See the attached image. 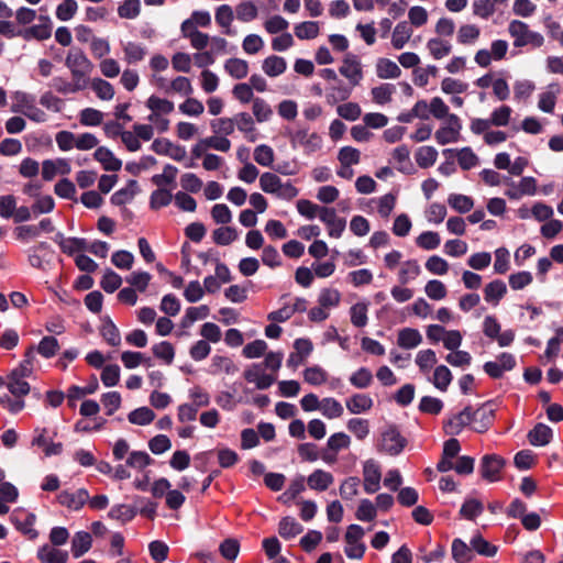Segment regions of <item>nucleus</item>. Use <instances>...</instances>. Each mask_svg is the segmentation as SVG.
<instances>
[{"label":"nucleus","mask_w":563,"mask_h":563,"mask_svg":"<svg viewBox=\"0 0 563 563\" xmlns=\"http://www.w3.org/2000/svg\"><path fill=\"white\" fill-rule=\"evenodd\" d=\"M65 65L71 73L73 80L88 85V75L93 65L80 48H71L65 59Z\"/></svg>","instance_id":"1"},{"label":"nucleus","mask_w":563,"mask_h":563,"mask_svg":"<svg viewBox=\"0 0 563 563\" xmlns=\"http://www.w3.org/2000/svg\"><path fill=\"white\" fill-rule=\"evenodd\" d=\"M508 31L515 38L514 45L516 47H523L528 44H531L533 47H540L543 45V36L538 32L530 31L528 24L522 21H511Z\"/></svg>","instance_id":"2"},{"label":"nucleus","mask_w":563,"mask_h":563,"mask_svg":"<svg viewBox=\"0 0 563 563\" xmlns=\"http://www.w3.org/2000/svg\"><path fill=\"white\" fill-rule=\"evenodd\" d=\"M287 136L289 137L292 148H296L298 145L302 146L307 155L322 147L321 136L316 132L309 134L307 129H299L296 132L289 131Z\"/></svg>","instance_id":"3"},{"label":"nucleus","mask_w":563,"mask_h":563,"mask_svg":"<svg viewBox=\"0 0 563 563\" xmlns=\"http://www.w3.org/2000/svg\"><path fill=\"white\" fill-rule=\"evenodd\" d=\"M506 465V460L498 454H485L481 459L479 474L483 479L494 483L500 481V472Z\"/></svg>","instance_id":"4"},{"label":"nucleus","mask_w":563,"mask_h":563,"mask_svg":"<svg viewBox=\"0 0 563 563\" xmlns=\"http://www.w3.org/2000/svg\"><path fill=\"white\" fill-rule=\"evenodd\" d=\"M473 427L477 433H485L494 424L496 409L493 408V401L488 400L482 404L477 409L472 408Z\"/></svg>","instance_id":"5"},{"label":"nucleus","mask_w":563,"mask_h":563,"mask_svg":"<svg viewBox=\"0 0 563 563\" xmlns=\"http://www.w3.org/2000/svg\"><path fill=\"white\" fill-rule=\"evenodd\" d=\"M407 445V440L402 437L395 424L389 426L382 434L380 448L389 455H398Z\"/></svg>","instance_id":"6"},{"label":"nucleus","mask_w":563,"mask_h":563,"mask_svg":"<svg viewBox=\"0 0 563 563\" xmlns=\"http://www.w3.org/2000/svg\"><path fill=\"white\" fill-rule=\"evenodd\" d=\"M10 521L18 531L26 536L30 540H35L38 537V531L33 528L36 521L35 514L14 510L10 516Z\"/></svg>","instance_id":"7"},{"label":"nucleus","mask_w":563,"mask_h":563,"mask_svg":"<svg viewBox=\"0 0 563 563\" xmlns=\"http://www.w3.org/2000/svg\"><path fill=\"white\" fill-rule=\"evenodd\" d=\"M57 503L71 511L80 510L89 499V493L86 488H79L71 493L69 490H62L56 496Z\"/></svg>","instance_id":"8"},{"label":"nucleus","mask_w":563,"mask_h":563,"mask_svg":"<svg viewBox=\"0 0 563 563\" xmlns=\"http://www.w3.org/2000/svg\"><path fill=\"white\" fill-rule=\"evenodd\" d=\"M472 423V406H466L462 411L444 421L443 430L446 434L459 435L465 427Z\"/></svg>","instance_id":"9"},{"label":"nucleus","mask_w":563,"mask_h":563,"mask_svg":"<svg viewBox=\"0 0 563 563\" xmlns=\"http://www.w3.org/2000/svg\"><path fill=\"white\" fill-rule=\"evenodd\" d=\"M151 148L158 155H165L174 161L180 162L186 157V148L181 145L173 144L168 139H156Z\"/></svg>","instance_id":"10"},{"label":"nucleus","mask_w":563,"mask_h":563,"mask_svg":"<svg viewBox=\"0 0 563 563\" xmlns=\"http://www.w3.org/2000/svg\"><path fill=\"white\" fill-rule=\"evenodd\" d=\"M340 74L347 78L352 86L358 85L363 77L362 66L358 57L354 54L347 53L344 56L343 65L339 69Z\"/></svg>","instance_id":"11"},{"label":"nucleus","mask_w":563,"mask_h":563,"mask_svg":"<svg viewBox=\"0 0 563 563\" xmlns=\"http://www.w3.org/2000/svg\"><path fill=\"white\" fill-rule=\"evenodd\" d=\"M363 475H364V490L367 494H374L379 488V483L382 478L380 467L373 460H368L364 463L363 466Z\"/></svg>","instance_id":"12"},{"label":"nucleus","mask_w":563,"mask_h":563,"mask_svg":"<svg viewBox=\"0 0 563 563\" xmlns=\"http://www.w3.org/2000/svg\"><path fill=\"white\" fill-rule=\"evenodd\" d=\"M40 21H42L41 24L20 30L21 37H23L25 41H30L32 38L44 41L49 38L52 35V24L49 18L41 15Z\"/></svg>","instance_id":"13"},{"label":"nucleus","mask_w":563,"mask_h":563,"mask_svg":"<svg viewBox=\"0 0 563 563\" xmlns=\"http://www.w3.org/2000/svg\"><path fill=\"white\" fill-rule=\"evenodd\" d=\"M261 372H262V364H253L250 368L244 371L243 377L249 383H255L256 388L267 389L274 384L275 377L269 374H265V373H261Z\"/></svg>","instance_id":"14"},{"label":"nucleus","mask_w":563,"mask_h":563,"mask_svg":"<svg viewBox=\"0 0 563 563\" xmlns=\"http://www.w3.org/2000/svg\"><path fill=\"white\" fill-rule=\"evenodd\" d=\"M528 441L533 446H544L552 441L553 431L544 423H537L527 434Z\"/></svg>","instance_id":"15"},{"label":"nucleus","mask_w":563,"mask_h":563,"mask_svg":"<svg viewBox=\"0 0 563 563\" xmlns=\"http://www.w3.org/2000/svg\"><path fill=\"white\" fill-rule=\"evenodd\" d=\"M93 158L99 162L107 172H118L122 167V161L117 158L106 146H99L93 153Z\"/></svg>","instance_id":"16"},{"label":"nucleus","mask_w":563,"mask_h":563,"mask_svg":"<svg viewBox=\"0 0 563 563\" xmlns=\"http://www.w3.org/2000/svg\"><path fill=\"white\" fill-rule=\"evenodd\" d=\"M507 294V286L501 279H495L488 283L484 288V299L494 306Z\"/></svg>","instance_id":"17"},{"label":"nucleus","mask_w":563,"mask_h":563,"mask_svg":"<svg viewBox=\"0 0 563 563\" xmlns=\"http://www.w3.org/2000/svg\"><path fill=\"white\" fill-rule=\"evenodd\" d=\"M92 545L91 534L87 531H78L71 540L73 556L78 559L87 553Z\"/></svg>","instance_id":"18"},{"label":"nucleus","mask_w":563,"mask_h":563,"mask_svg":"<svg viewBox=\"0 0 563 563\" xmlns=\"http://www.w3.org/2000/svg\"><path fill=\"white\" fill-rule=\"evenodd\" d=\"M333 475L323 470H316L308 478L307 484L311 489L323 492L333 483Z\"/></svg>","instance_id":"19"},{"label":"nucleus","mask_w":563,"mask_h":563,"mask_svg":"<svg viewBox=\"0 0 563 563\" xmlns=\"http://www.w3.org/2000/svg\"><path fill=\"white\" fill-rule=\"evenodd\" d=\"M100 334L111 346H118L121 343L120 331L109 316L102 318Z\"/></svg>","instance_id":"20"},{"label":"nucleus","mask_w":563,"mask_h":563,"mask_svg":"<svg viewBox=\"0 0 563 563\" xmlns=\"http://www.w3.org/2000/svg\"><path fill=\"white\" fill-rule=\"evenodd\" d=\"M452 558L456 563H470L474 559L473 549L462 539L456 538L451 545Z\"/></svg>","instance_id":"21"},{"label":"nucleus","mask_w":563,"mask_h":563,"mask_svg":"<svg viewBox=\"0 0 563 563\" xmlns=\"http://www.w3.org/2000/svg\"><path fill=\"white\" fill-rule=\"evenodd\" d=\"M303 531V527L292 517H284L278 523V533L285 540H290Z\"/></svg>","instance_id":"22"},{"label":"nucleus","mask_w":563,"mask_h":563,"mask_svg":"<svg viewBox=\"0 0 563 563\" xmlns=\"http://www.w3.org/2000/svg\"><path fill=\"white\" fill-rule=\"evenodd\" d=\"M345 405L351 413L357 415L368 411L373 407V399L366 394H354Z\"/></svg>","instance_id":"23"},{"label":"nucleus","mask_w":563,"mask_h":563,"mask_svg":"<svg viewBox=\"0 0 563 563\" xmlns=\"http://www.w3.org/2000/svg\"><path fill=\"white\" fill-rule=\"evenodd\" d=\"M139 185L134 179H130L126 184V187L115 191L110 201L114 206H124L126 202L131 201L134 196L137 194Z\"/></svg>","instance_id":"24"},{"label":"nucleus","mask_w":563,"mask_h":563,"mask_svg":"<svg viewBox=\"0 0 563 563\" xmlns=\"http://www.w3.org/2000/svg\"><path fill=\"white\" fill-rule=\"evenodd\" d=\"M37 558L42 563H67L68 553L45 544L38 549Z\"/></svg>","instance_id":"25"},{"label":"nucleus","mask_w":563,"mask_h":563,"mask_svg":"<svg viewBox=\"0 0 563 563\" xmlns=\"http://www.w3.org/2000/svg\"><path fill=\"white\" fill-rule=\"evenodd\" d=\"M422 342V336L417 329L404 328L398 332L397 344L402 349H413Z\"/></svg>","instance_id":"26"},{"label":"nucleus","mask_w":563,"mask_h":563,"mask_svg":"<svg viewBox=\"0 0 563 563\" xmlns=\"http://www.w3.org/2000/svg\"><path fill=\"white\" fill-rule=\"evenodd\" d=\"M137 514V509L133 506L120 504L114 505L108 512V517L113 520H118L121 523L132 521Z\"/></svg>","instance_id":"27"},{"label":"nucleus","mask_w":563,"mask_h":563,"mask_svg":"<svg viewBox=\"0 0 563 563\" xmlns=\"http://www.w3.org/2000/svg\"><path fill=\"white\" fill-rule=\"evenodd\" d=\"M262 68L269 77H277L285 73L287 64L284 57L271 55L264 59Z\"/></svg>","instance_id":"28"},{"label":"nucleus","mask_w":563,"mask_h":563,"mask_svg":"<svg viewBox=\"0 0 563 563\" xmlns=\"http://www.w3.org/2000/svg\"><path fill=\"white\" fill-rule=\"evenodd\" d=\"M409 155H410V150L405 144L400 145V146H398V147H396L394 150L393 157L398 163L397 169L400 173H404V174H411L412 173L413 165L410 162Z\"/></svg>","instance_id":"29"},{"label":"nucleus","mask_w":563,"mask_h":563,"mask_svg":"<svg viewBox=\"0 0 563 563\" xmlns=\"http://www.w3.org/2000/svg\"><path fill=\"white\" fill-rule=\"evenodd\" d=\"M376 74L382 79L398 78L401 70L391 59L379 58L376 64Z\"/></svg>","instance_id":"30"},{"label":"nucleus","mask_w":563,"mask_h":563,"mask_svg":"<svg viewBox=\"0 0 563 563\" xmlns=\"http://www.w3.org/2000/svg\"><path fill=\"white\" fill-rule=\"evenodd\" d=\"M146 107L152 110V114L148 117V120L153 121L154 115L156 113H165L168 114L174 111V102L162 99L157 96H151L146 101Z\"/></svg>","instance_id":"31"},{"label":"nucleus","mask_w":563,"mask_h":563,"mask_svg":"<svg viewBox=\"0 0 563 563\" xmlns=\"http://www.w3.org/2000/svg\"><path fill=\"white\" fill-rule=\"evenodd\" d=\"M470 544L473 551L487 558H493L498 551V548L486 541L481 533L473 536Z\"/></svg>","instance_id":"32"},{"label":"nucleus","mask_w":563,"mask_h":563,"mask_svg":"<svg viewBox=\"0 0 563 563\" xmlns=\"http://www.w3.org/2000/svg\"><path fill=\"white\" fill-rule=\"evenodd\" d=\"M49 86L54 88L57 92L63 95L74 93L86 88L85 84L77 82L76 80L69 82L65 78L59 76L54 77L51 80Z\"/></svg>","instance_id":"33"},{"label":"nucleus","mask_w":563,"mask_h":563,"mask_svg":"<svg viewBox=\"0 0 563 563\" xmlns=\"http://www.w3.org/2000/svg\"><path fill=\"white\" fill-rule=\"evenodd\" d=\"M225 70L235 79H243L249 74V64L241 58H230L224 64Z\"/></svg>","instance_id":"34"},{"label":"nucleus","mask_w":563,"mask_h":563,"mask_svg":"<svg viewBox=\"0 0 563 563\" xmlns=\"http://www.w3.org/2000/svg\"><path fill=\"white\" fill-rule=\"evenodd\" d=\"M411 29L406 21L399 22L393 33L391 44L394 48L401 49L411 36Z\"/></svg>","instance_id":"35"},{"label":"nucleus","mask_w":563,"mask_h":563,"mask_svg":"<svg viewBox=\"0 0 563 563\" xmlns=\"http://www.w3.org/2000/svg\"><path fill=\"white\" fill-rule=\"evenodd\" d=\"M35 360V352L34 346H30L25 353L24 358L20 363V365L12 369L14 377H29L32 374L33 371V362Z\"/></svg>","instance_id":"36"},{"label":"nucleus","mask_w":563,"mask_h":563,"mask_svg":"<svg viewBox=\"0 0 563 563\" xmlns=\"http://www.w3.org/2000/svg\"><path fill=\"white\" fill-rule=\"evenodd\" d=\"M438 151L432 146H421L416 153V162L420 168H429L434 165Z\"/></svg>","instance_id":"37"},{"label":"nucleus","mask_w":563,"mask_h":563,"mask_svg":"<svg viewBox=\"0 0 563 563\" xmlns=\"http://www.w3.org/2000/svg\"><path fill=\"white\" fill-rule=\"evenodd\" d=\"M128 419L132 424L146 426L155 419V413L148 407H140L131 411Z\"/></svg>","instance_id":"38"},{"label":"nucleus","mask_w":563,"mask_h":563,"mask_svg":"<svg viewBox=\"0 0 563 563\" xmlns=\"http://www.w3.org/2000/svg\"><path fill=\"white\" fill-rule=\"evenodd\" d=\"M238 239V231L233 227H221L212 232V240L218 245H229Z\"/></svg>","instance_id":"39"},{"label":"nucleus","mask_w":563,"mask_h":563,"mask_svg":"<svg viewBox=\"0 0 563 563\" xmlns=\"http://www.w3.org/2000/svg\"><path fill=\"white\" fill-rule=\"evenodd\" d=\"M23 378L24 377H14L13 372H11L8 376V383L5 384L9 391L18 398L30 393V384L23 380Z\"/></svg>","instance_id":"40"},{"label":"nucleus","mask_w":563,"mask_h":563,"mask_svg":"<svg viewBox=\"0 0 563 563\" xmlns=\"http://www.w3.org/2000/svg\"><path fill=\"white\" fill-rule=\"evenodd\" d=\"M123 52L124 59L129 64H135L137 62H141L146 55V48L143 45L135 42H128L123 47Z\"/></svg>","instance_id":"41"},{"label":"nucleus","mask_w":563,"mask_h":563,"mask_svg":"<svg viewBox=\"0 0 563 563\" xmlns=\"http://www.w3.org/2000/svg\"><path fill=\"white\" fill-rule=\"evenodd\" d=\"M448 202L452 209L460 213L468 212L474 206V200L471 197L461 194H451Z\"/></svg>","instance_id":"42"},{"label":"nucleus","mask_w":563,"mask_h":563,"mask_svg":"<svg viewBox=\"0 0 563 563\" xmlns=\"http://www.w3.org/2000/svg\"><path fill=\"white\" fill-rule=\"evenodd\" d=\"M152 352L155 357L164 361L166 364H172L175 357L174 345L168 341H162L152 346Z\"/></svg>","instance_id":"43"},{"label":"nucleus","mask_w":563,"mask_h":563,"mask_svg":"<svg viewBox=\"0 0 563 563\" xmlns=\"http://www.w3.org/2000/svg\"><path fill=\"white\" fill-rule=\"evenodd\" d=\"M295 35L300 40H312L319 35V23L306 21L295 26Z\"/></svg>","instance_id":"44"},{"label":"nucleus","mask_w":563,"mask_h":563,"mask_svg":"<svg viewBox=\"0 0 563 563\" xmlns=\"http://www.w3.org/2000/svg\"><path fill=\"white\" fill-rule=\"evenodd\" d=\"M396 88L393 84H382L377 87L372 88V97L375 103L386 104L391 101Z\"/></svg>","instance_id":"45"},{"label":"nucleus","mask_w":563,"mask_h":563,"mask_svg":"<svg viewBox=\"0 0 563 563\" xmlns=\"http://www.w3.org/2000/svg\"><path fill=\"white\" fill-rule=\"evenodd\" d=\"M427 47L435 59L443 58L444 56L449 55L452 49V46L449 42L438 37L430 38L427 43Z\"/></svg>","instance_id":"46"},{"label":"nucleus","mask_w":563,"mask_h":563,"mask_svg":"<svg viewBox=\"0 0 563 563\" xmlns=\"http://www.w3.org/2000/svg\"><path fill=\"white\" fill-rule=\"evenodd\" d=\"M452 382V373L445 365H439L433 373V385L441 391H445Z\"/></svg>","instance_id":"47"},{"label":"nucleus","mask_w":563,"mask_h":563,"mask_svg":"<svg viewBox=\"0 0 563 563\" xmlns=\"http://www.w3.org/2000/svg\"><path fill=\"white\" fill-rule=\"evenodd\" d=\"M327 378H328L327 372L319 365H313V366L307 367L303 371V379L306 383H308L310 385L319 386V385L325 383Z\"/></svg>","instance_id":"48"},{"label":"nucleus","mask_w":563,"mask_h":563,"mask_svg":"<svg viewBox=\"0 0 563 563\" xmlns=\"http://www.w3.org/2000/svg\"><path fill=\"white\" fill-rule=\"evenodd\" d=\"M173 195L169 190L158 187L150 197V207L153 210H158L168 206L172 202Z\"/></svg>","instance_id":"49"},{"label":"nucleus","mask_w":563,"mask_h":563,"mask_svg":"<svg viewBox=\"0 0 563 563\" xmlns=\"http://www.w3.org/2000/svg\"><path fill=\"white\" fill-rule=\"evenodd\" d=\"M282 179L274 173H264L260 177V187L266 194L276 195L280 188Z\"/></svg>","instance_id":"50"},{"label":"nucleus","mask_w":563,"mask_h":563,"mask_svg":"<svg viewBox=\"0 0 563 563\" xmlns=\"http://www.w3.org/2000/svg\"><path fill=\"white\" fill-rule=\"evenodd\" d=\"M322 415L329 419L339 418L343 415L342 405L334 398H323L320 402Z\"/></svg>","instance_id":"51"},{"label":"nucleus","mask_w":563,"mask_h":563,"mask_svg":"<svg viewBox=\"0 0 563 563\" xmlns=\"http://www.w3.org/2000/svg\"><path fill=\"white\" fill-rule=\"evenodd\" d=\"M483 510L484 506L479 500L466 499L460 509V515L467 520H474L482 515Z\"/></svg>","instance_id":"52"},{"label":"nucleus","mask_w":563,"mask_h":563,"mask_svg":"<svg viewBox=\"0 0 563 563\" xmlns=\"http://www.w3.org/2000/svg\"><path fill=\"white\" fill-rule=\"evenodd\" d=\"M350 383L360 389L367 388L373 383V374L367 367H360L351 375Z\"/></svg>","instance_id":"53"},{"label":"nucleus","mask_w":563,"mask_h":563,"mask_svg":"<svg viewBox=\"0 0 563 563\" xmlns=\"http://www.w3.org/2000/svg\"><path fill=\"white\" fill-rule=\"evenodd\" d=\"M122 284V278L119 274H117L114 271H112L111 268H108L100 282V286L101 288L108 292V294H112L117 289L120 288Z\"/></svg>","instance_id":"54"},{"label":"nucleus","mask_w":563,"mask_h":563,"mask_svg":"<svg viewBox=\"0 0 563 563\" xmlns=\"http://www.w3.org/2000/svg\"><path fill=\"white\" fill-rule=\"evenodd\" d=\"M59 350V343L55 336H44L38 345L37 352L45 358H51L56 355Z\"/></svg>","instance_id":"55"},{"label":"nucleus","mask_w":563,"mask_h":563,"mask_svg":"<svg viewBox=\"0 0 563 563\" xmlns=\"http://www.w3.org/2000/svg\"><path fill=\"white\" fill-rule=\"evenodd\" d=\"M351 322L356 328H363L367 323V305L357 302L350 309Z\"/></svg>","instance_id":"56"},{"label":"nucleus","mask_w":563,"mask_h":563,"mask_svg":"<svg viewBox=\"0 0 563 563\" xmlns=\"http://www.w3.org/2000/svg\"><path fill=\"white\" fill-rule=\"evenodd\" d=\"M274 151L271 146L266 144H261L254 150V159L255 162L264 167H271L274 162Z\"/></svg>","instance_id":"57"},{"label":"nucleus","mask_w":563,"mask_h":563,"mask_svg":"<svg viewBox=\"0 0 563 563\" xmlns=\"http://www.w3.org/2000/svg\"><path fill=\"white\" fill-rule=\"evenodd\" d=\"M220 554L229 561H234L240 552V543L236 539L228 538L219 545Z\"/></svg>","instance_id":"58"},{"label":"nucleus","mask_w":563,"mask_h":563,"mask_svg":"<svg viewBox=\"0 0 563 563\" xmlns=\"http://www.w3.org/2000/svg\"><path fill=\"white\" fill-rule=\"evenodd\" d=\"M443 409V401L431 396H423L419 404V410L423 413L439 415Z\"/></svg>","instance_id":"59"},{"label":"nucleus","mask_w":563,"mask_h":563,"mask_svg":"<svg viewBox=\"0 0 563 563\" xmlns=\"http://www.w3.org/2000/svg\"><path fill=\"white\" fill-rule=\"evenodd\" d=\"M416 242L419 247L430 251L440 245L441 239L437 232L424 231L417 238Z\"/></svg>","instance_id":"60"},{"label":"nucleus","mask_w":563,"mask_h":563,"mask_svg":"<svg viewBox=\"0 0 563 563\" xmlns=\"http://www.w3.org/2000/svg\"><path fill=\"white\" fill-rule=\"evenodd\" d=\"M91 87H92L93 91L96 92V95L98 96V98H100L102 100H110L114 96L113 86L104 79H101V78L93 79Z\"/></svg>","instance_id":"61"},{"label":"nucleus","mask_w":563,"mask_h":563,"mask_svg":"<svg viewBox=\"0 0 563 563\" xmlns=\"http://www.w3.org/2000/svg\"><path fill=\"white\" fill-rule=\"evenodd\" d=\"M457 162L462 169L470 170L478 164V157L471 147H463L457 153Z\"/></svg>","instance_id":"62"},{"label":"nucleus","mask_w":563,"mask_h":563,"mask_svg":"<svg viewBox=\"0 0 563 563\" xmlns=\"http://www.w3.org/2000/svg\"><path fill=\"white\" fill-rule=\"evenodd\" d=\"M338 158L342 166H351L360 163L361 153L352 146H344L339 151Z\"/></svg>","instance_id":"63"},{"label":"nucleus","mask_w":563,"mask_h":563,"mask_svg":"<svg viewBox=\"0 0 563 563\" xmlns=\"http://www.w3.org/2000/svg\"><path fill=\"white\" fill-rule=\"evenodd\" d=\"M424 291L432 300H441L445 298L448 294L445 285L438 279L429 280L424 287Z\"/></svg>","instance_id":"64"}]
</instances>
